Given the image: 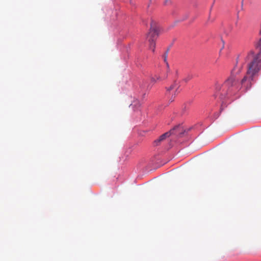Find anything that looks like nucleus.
<instances>
[{
	"mask_svg": "<svg viewBox=\"0 0 261 261\" xmlns=\"http://www.w3.org/2000/svg\"><path fill=\"white\" fill-rule=\"evenodd\" d=\"M248 62L247 72L248 74L257 76L261 70V54L257 53L254 55L253 52H250L246 58Z\"/></svg>",
	"mask_w": 261,
	"mask_h": 261,
	"instance_id": "f257e3e1",
	"label": "nucleus"
},
{
	"mask_svg": "<svg viewBox=\"0 0 261 261\" xmlns=\"http://www.w3.org/2000/svg\"><path fill=\"white\" fill-rule=\"evenodd\" d=\"M242 66L236 65L232 69L230 76L225 81L222 86L223 91L227 94H231L233 91H236V78L235 75L239 74L242 69Z\"/></svg>",
	"mask_w": 261,
	"mask_h": 261,
	"instance_id": "f03ea898",
	"label": "nucleus"
},
{
	"mask_svg": "<svg viewBox=\"0 0 261 261\" xmlns=\"http://www.w3.org/2000/svg\"><path fill=\"white\" fill-rule=\"evenodd\" d=\"M159 26L154 21H151L149 32L147 35V39L149 43L150 48L154 52L155 50V41L159 34Z\"/></svg>",
	"mask_w": 261,
	"mask_h": 261,
	"instance_id": "7ed1b4c3",
	"label": "nucleus"
},
{
	"mask_svg": "<svg viewBox=\"0 0 261 261\" xmlns=\"http://www.w3.org/2000/svg\"><path fill=\"white\" fill-rule=\"evenodd\" d=\"M182 128L180 125H177L173 127L172 129H171L169 132H166L164 134L162 135L159 139L155 140L154 141V144L155 146H158L160 144V143L164 140L166 138L170 137L172 134H176V135H181L183 134L181 131L182 130Z\"/></svg>",
	"mask_w": 261,
	"mask_h": 261,
	"instance_id": "20e7f679",
	"label": "nucleus"
},
{
	"mask_svg": "<svg viewBox=\"0 0 261 261\" xmlns=\"http://www.w3.org/2000/svg\"><path fill=\"white\" fill-rule=\"evenodd\" d=\"M255 76L250 75L246 72V75L244 76L241 81V88L244 91H247L252 87L255 82Z\"/></svg>",
	"mask_w": 261,
	"mask_h": 261,
	"instance_id": "39448f33",
	"label": "nucleus"
},
{
	"mask_svg": "<svg viewBox=\"0 0 261 261\" xmlns=\"http://www.w3.org/2000/svg\"><path fill=\"white\" fill-rule=\"evenodd\" d=\"M179 88V85L178 83H177L176 82H174V84L171 85L169 88L167 89V91H171L173 89H175V93L177 92L178 93L179 91H178V89ZM174 95H175V93H174Z\"/></svg>",
	"mask_w": 261,
	"mask_h": 261,
	"instance_id": "423d86ee",
	"label": "nucleus"
},
{
	"mask_svg": "<svg viewBox=\"0 0 261 261\" xmlns=\"http://www.w3.org/2000/svg\"><path fill=\"white\" fill-rule=\"evenodd\" d=\"M141 104L139 100H134L130 105V107H131L133 109H138L140 106Z\"/></svg>",
	"mask_w": 261,
	"mask_h": 261,
	"instance_id": "0eeeda50",
	"label": "nucleus"
},
{
	"mask_svg": "<svg viewBox=\"0 0 261 261\" xmlns=\"http://www.w3.org/2000/svg\"><path fill=\"white\" fill-rule=\"evenodd\" d=\"M167 57H168V50L163 55L164 60L165 62H167Z\"/></svg>",
	"mask_w": 261,
	"mask_h": 261,
	"instance_id": "6e6552de",
	"label": "nucleus"
},
{
	"mask_svg": "<svg viewBox=\"0 0 261 261\" xmlns=\"http://www.w3.org/2000/svg\"><path fill=\"white\" fill-rule=\"evenodd\" d=\"M170 3H171V1L170 0H164V5H165V6L168 5Z\"/></svg>",
	"mask_w": 261,
	"mask_h": 261,
	"instance_id": "1a4fd4ad",
	"label": "nucleus"
},
{
	"mask_svg": "<svg viewBox=\"0 0 261 261\" xmlns=\"http://www.w3.org/2000/svg\"><path fill=\"white\" fill-rule=\"evenodd\" d=\"M151 81H152V82H154V81H155V80H154V78H152V79H151Z\"/></svg>",
	"mask_w": 261,
	"mask_h": 261,
	"instance_id": "9d476101",
	"label": "nucleus"
},
{
	"mask_svg": "<svg viewBox=\"0 0 261 261\" xmlns=\"http://www.w3.org/2000/svg\"><path fill=\"white\" fill-rule=\"evenodd\" d=\"M167 65L168 67L169 66V65H168V63H167Z\"/></svg>",
	"mask_w": 261,
	"mask_h": 261,
	"instance_id": "9b49d317",
	"label": "nucleus"
},
{
	"mask_svg": "<svg viewBox=\"0 0 261 261\" xmlns=\"http://www.w3.org/2000/svg\"><path fill=\"white\" fill-rule=\"evenodd\" d=\"M152 0H150V2H151Z\"/></svg>",
	"mask_w": 261,
	"mask_h": 261,
	"instance_id": "f8f14e48",
	"label": "nucleus"
}]
</instances>
